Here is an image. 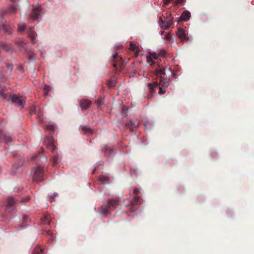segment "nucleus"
<instances>
[{
    "instance_id": "3c124183",
    "label": "nucleus",
    "mask_w": 254,
    "mask_h": 254,
    "mask_svg": "<svg viewBox=\"0 0 254 254\" xmlns=\"http://www.w3.org/2000/svg\"><path fill=\"white\" fill-rule=\"evenodd\" d=\"M41 116V113H40V112L38 113V117H39V118H40Z\"/></svg>"
},
{
    "instance_id": "2eb2a0df",
    "label": "nucleus",
    "mask_w": 254,
    "mask_h": 254,
    "mask_svg": "<svg viewBox=\"0 0 254 254\" xmlns=\"http://www.w3.org/2000/svg\"><path fill=\"white\" fill-rule=\"evenodd\" d=\"M0 29L7 34H10L12 32L11 29L4 23L0 24Z\"/></svg>"
},
{
    "instance_id": "f704fd0d",
    "label": "nucleus",
    "mask_w": 254,
    "mask_h": 254,
    "mask_svg": "<svg viewBox=\"0 0 254 254\" xmlns=\"http://www.w3.org/2000/svg\"><path fill=\"white\" fill-rule=\"evenodd\" d=\"M30 113L31 115L37 114V108L36 107H32L30 110Z\"/></svg>"
},
{
    "instance_id": "39448f33",
    "label": "nucleus",
    "mask_w": 254,
    "mask_h": 254,
    "mask_svg": "<svg viewBox=\"0 0 254 254\" xmlns=\"http://www.w3.org/2000/svg\"><path fill=\"white\" fill-rule=\"evenodd\" d=\"M113 65L115 68H117L118 67L122 69L124 68V64L123 60L122 57L118 56V53L115 54L113 56Z\"/></svg>"
},
{
    "instance_id": "a18cd8bd",
    "label": "nucleus",
    "mask_w": 254,
    "mask_h": 254,
    "mask_svg": "<svg viewBox=\"0 0 254 254\" xmlns=\"http://www.w3.org/2000/svg\"><path fill=\"white\" fill-rule=\"evenodd\" d=\"M139 190L137 188L133 189V193L135 195V196H138Z\"/></svg>"
},
{
    "instance_id": "a211bd4d",
    "label": "nucleus",
    "mask_w": 254,
    "mask_h": 254,
    "mask_svg": "<svg viewBox=\"0 0 254 254\" xmlns=\"http://www.w3.org/2000/svg\"><path fill=\"white\" fill-rule=\"evenodd\" d=\"M80 128L84 133L91 134L93 133L92 129L89 127L81 126Z\"/></svg>"
},
{
    "instance_id": "20e7f679",
    "label": "nucleus",
    "mask_w": 254,
    "mask_h": 254,
    "mask_svg": "<svg viewBox=\"0 0 254 254\" xmlns=\"http://www.w3.org/2000/svg\"><path fill=\"white\" fill-rule=\"evenodd\" d=\"M15 199L12 197L7 198L5 202V210L6 213H10L15 209Z\"/></svg>"
},
{
    "instance_id": "473e14b6",
    "label": "nucleus",
    "mask_w": 254,
    "mask_h": 254,
    "mask_svg": "<svg viewBox=\"0 0 254 254\" xmlns=\"http://www.w3.org/2000/svg\"><path fill=\"white\" fill-rule=\"evenodd\" d=\"M58 195V193L57 192H55L53 195H51L49 196V200L51 201V202H52L54 201V198L57 197V196Z\"/></svg>"
},
{
    "instance_id": "412c9836",
    "label": "nucleus",
    "mask_w": 254,
    "mask_h": 254,
    "mask_svg": "<svg viewBox=\"0 0 254 254\" xmlns=\"http://www.w3.org/2000/svg\"><path fill=\"white\" fill-rule=\"evenodd\" d=\"M50 215L48 214H46L44 215L41 218V222L42 224H48L50 225V221L49 220Z\"/></svg>"
},
{
    "instance_id": "a19ab883",
    "label": "nucleus",
    "mask_w": 254,
    "mask_h": 254,
    "mask_svg": "<svg viewBox=\"0 0 254 254\" xmlns=\"http://www.w3.org/2000/svg\"><path fill=\"white\" fill-rule=\"evenodd\" d=\"M173 0H164L163 3L165 5H168L169 3L172 1Z\"/></svg>"
},
{
    "instance_id": "9b49d317",
    "label": "nucleus",
    "mask_w": 254,
    "mask_h": 254,
    "mask_svg": "<svg viewBox=\"0 0 254 254\" xmlns=\"http://www.w3.org/2000/svg\"><path fill=\"white\" fill-rule=\"evenodd\" d=\"M6 67L7 70L5 71V73H3L0 70V79L3 82L6 79V77H5V74H7L8 72L10 73L12 69V65L10 64H7Z\"/></svg>"
},
{
    "instance_id": "4be33fe9",
    "label": "nucleus",
    "mask_w": 254,
    "mask_h": 254,
    "mask_svg": "<svg viewBox=\"0 0 254 254\" xmlns=\"http://www.w3.org/2000/svg\"><path fill=\"white\" fill-rule=\"evenodd\" d=\"M53 157L51 158V161L54 164H56L59 161V156L56 152L55 150L52 151Z\"/></svg>"
},
{
    "instance_id": "4468645a",
    "label": "nucleus",
    "mask_w": 254,
    "mask_h": 254,
    "mask_svg": "<svg viewBox=\"0 0 254 254\" xmlns=\"http://www.w3.org/2000/svg\"><path fill=\"white\" fill-rule=\"evenodd\" d=\"M139 199V196H135L133 198L132 201L130 202L131 211H134L136 209V208L135 207V206L137 205V202L138 201Z\"/></svg>"
},
{
    "instance_id": "7ed1b4c3",
    "label": "nucleus",
    "mask_w": 254,
    "mask_h": 254,
    "mask_svg": "<svg viewBox=\"0 0 254 254\" xmlns=\"http://www.w3.org/2000/svg\"><path fill=\"white\" fill-rule=\"evenodd\" d=\"M148 86L150 89V93L151 95L155 93L156 89H158L159 90V94L160 95L164 94L166 92L165 88L166 87L159 86L157 82H154L153 83H149Z\"/></svg>"
},
{
    "instance_id": "c03bdc74",
    "label": "nucleus",
    "mask_w": 254,
    "mask_h": 254,
    "mask_svg": "<svg viewBox=\"0 0 254 254\" xmlns=\"http://www.w3.org/2000/svg\"><path fill=\"white\" fill-rule=\"evenodd\" d=\"M127 110H128V108L127 107H126L125 106H123V107H122V111L125 114H126L127 112Z\"/></svg>"
},
{
    "instance_id": "aec40b11",
    "label": "nucleus",
    "mask_w": 254,
    "mask_h": 254,
    "mask_svg": "<svg viewBox=\"0 0 254 254\" xmlns=\"http://www.w3.org/2000/svg\"><path fill=\"white\" fill-rule=\"evenodd\" d=\"M129 49L133 52H134L135 56L136 57L138 56L139 50H137V47L136 46L135 44L132 42H130L129 44Z\"/></svg>"
},
{
    "instance_id": "6e6d98bb",
    "label": "nucleus",
    "mask_w": 254,
    "mask_h": 254,
    "mask_svg": "<svg viewBox=\"0 0 254 254\" xmlns=\"http://www.w3.org/2000/svg\"><path fill=\"white\" fill-rule=\"evenodd\" d=\"M105 150L107 151L108 149H107V148H105Z\"/></svg>"
},
{
    "instance_id": "6e6552de",
    "label": "nucleus",
    "mask_w": 254,
    "mask_h": 254,
    "mask_svg": "<svg viewBox=\"0 0 254 254\" xmlns=\"http://www.w3.org/2000/svg\"><path fill=\"white\" fill-rule=\"evenodd\" d=\"M29 38L31 39L33 43H35L37 41L36 37L37 33L34 30V28L32 27H28L26 32Z\"/></svg>"
},
{
    "instance_id": "393cba45",
    "label": "nucleus",
    "mask_w": 254,
    "mask_h": 254,
    "mask_svg": "<svg viewBox=\"0 0 254 254\" xmlns=\"http://www.w3.org/2000/svg\"><path fill=\"white\" fill-rule=\"evenodd\" d=\"M33 159L35 161H37V160H38L42 162H45L47 161V158L46 157L43 156L42 154H39L38 156H34L33 157Z\"/></svg>"
},
{
    "instance_id": "f257e3e1",
    "label": "nucleus",
    "mask_w": 254,
    "mask_h": 254,
    "mask_svg": "<svg viewBox=\"0 0 254 254\" xmlns=\"http://www.w3.org/2000/svg\"><path fill=\"white\" fill-rule=\"evenodd\" d=\"M118 198L108 199L107 204H103L101 207V212L102 214H108L112 209H115L119 204Z\"/></svg>"
},
{
    "instance_id": "f03ea898",
    "label": "nucleus",
    "mask_w": 254,
    "mask_h": 254,
    "mask_svg": "<svg viewBox=\"0 0 254 254\" xmlns=\"http://www.w3.org/2000/svg\"><path fill=\"white\" fill-rule=\"evenodd\" d=\"M45 180V174L43 168L41 166H38L35 169L33 175V180L37 183L43 181Z\"/></svg>"
},
{
    "instance_id": "dca6fc26",
    "label": "nucleus",
    "mask_w": 254,
    "mask_h": 254,
    "mask_svg": "<svg viewBox=\"0 0 254 254\" xmlns=\"http://www.w3.org/2000/svg\"><path fill=\"white\" fill-rule=\"evenodd\" d=\"M190 17V13L189 11H184L181 15L180 19L183 21H188Z\"/></svg>"
},
{
    "instance_id": "c9c22d12",
    "label": "nucleus",
    "mask_w": 254,
    "mask_h": 254,
    "mask_svg": "<svg viewBox=\"0 0 254 254\" xmlns=\"http://www.w3.org/2000/svg\"><path fill=\"white\" fill-rule=\"evenodd\" d=\"M115 85V82L114 80L111 79V80L108 81V85L109 87H111L114 86Z\"/></svg>"
},
{
    "instance_id": "9d476101",
    "label": "nucleus",
    "mask_w": 254,
    "mask_h": 254,
    "mask_svg": "<svg viewBox=\"0 0 254 254\" xmlns=\"http://www.w3.org/2000/svg\"><path fill=\"white\" fill-rule=\"evenodd\" d=\"M17 106L21 107L23 108L25 103L26 97L23 95H17Z\"/></svg>"
},
{
    "instance_id": "864d4df0",
    "label": "nucleus",
    "mask_w": 254,
    "mask_h": 254,
    "mask_svg": "<svg viewBox=\"0 0 254 254\" xmlns=\"http://www.w3.org/2000/svg\"><path fill=\"white\" fill-rule=\"evenodd\" d=\"M95 170H93L92 173L94 174Z\"/></svg>"
},
{
    "instance_id": "de8ad7c7",
    "label": "nucleus",
    "mask_w": 254,
    "mask_h": 254,
    "mask_svg": "<svg viewBox=\"0 0 254 254\" xmlns=\"http://www.w3.org/2000/svg\"><path fill=\"white\" fill-rule=\"evenodd\" d=\"M11 101L13 103H15L16 102V95H13L12 97H11Z\"/></svg>"
},
{
    "instance_id": "1a4fd4ad",
    "label": "nucleus",
    "mask_w": 254,
    "mask_h": 254,
    "mask_svg": "<svg viewBox=\"0 0 254 254\" xmlns=\"http://www.w3.org/2000/svg\"><path fill=\"white\" fill-rule=\"evenodd\" d=\"M159 23L162 28L166 30L173 24V20L172 18L167 17V21H164L163 19L160 18Z\"/></svg>"
},
{
    "instance_id": "6ab92c4d",
    "label": "nucleus",
    "mask_w": 254,
    "mask_h": 254,
    "mask_svg": "<svg viewBox=\"0 0 254 254\" xmlns=\"http://www.w3.org/2000/svg\"><path fill=\"white\" fill-rule=\"evenodd\" d=\"M0 47L6 52H10L11 51V47L10 45H8L3 42L0 43Z\"/></svg>"
},
{
    "instance_id": "4c0bfd02",
    "label": "nucleus",
    "mask_w": 254,
    "mask_h": 254,
    "mask_svg": "<svg viewBox=\"0 0 254 254\" xmlns=\"http://www.w3.org/2000/svg\"><path fill=\"white\" fill-rule=\"evenodd\" d=\"M183 0H176L174 2V5H177L179 4H181L183 2Z\"/></svg>"
},
{
    "instance_id": "09e8293b",
    "label": "nucleus",
    "mask_w": 254,
    "mask_h": 254,
    "mask_svg": "<svg viewBox=\"0 0 254 254\" xmlns=\"http://www.w3.org/2000/svg\"><path fill=\"white\" fill-rule=\"evenodd\" d=\"M47 234L48 235H52V232L50 230H48L46 231Z\"/></svg>"
},
{
    "instance_id": "72a5a7b5",
    "label": "nucleus",
    "mask_w": 254,
    "mask_h": 254,
    "mask_svg": "<svg viewBox=\"0 0 254 254\" xmlns=\"http://www.w3.org/2000/svg\"><path fill=\"white\" fill-rule=\"evenodd\" d=\"M30 199V197L28 195L24 196V197L21 199V202H28Z\"/></svg>"
},
{
    "instance_id": "7c9ffc66",
    "label": "nucleus",
    "mask_w": 254,
    "mask_h": 254,
    "mask_svg": "<svg viewBox=\"0 0 254 254\" xmlns=\"http://www.w3.org/2000/svg\"><path fill=\"white\" fill-rule=\"evenodd\" d=\"M6 95L5 93V90L4 89H2L0 90V97L2 99H4L6 98Z\"/></svg>"
},
{
    "instance_id": "49530a36",
    "label": "nucleus",
    "mask_w": 254,
    "mask_h": 254,
    "mask_svg": "<svg viewBox=\"0 0 254 254\" xmlns=\"http://www.w3.org/2000/svg\"><path fill=\"white\" fill-rule=\"evenodd\" d=\"M17 70H18L20 72L23 73V67L21 66H19L17 67Z\"/></svg>"
},
{
    "instance_id": "cd10ccee",
    "label": "nucleus",
    "mask_w": 254,
    "mask_h": 254,
    "mask_svg": "<svg viewBox=\"0 0 254 254\" xmlns=\"http://www.w3.org/2000/svg\"><path fill=\"white\" fill-rule=\"evenodd\" d=\"M165 69L164 68H160L156 70V74L157 76H162V75L165 74Z\"/></svg>"
},
{
    "instance_id": "e433bc0d",
    "label": "nucleus",
    "mask_w": 254,
    "mask_h": 254,
    "mask_svg": "<svg viewBox=\"0 0 254 254\" xmlns=\"http://www.w3.org/2000/svg\"><path fill=\"white\" fill-rule=\"evenodd\" d=\"M29 220V217L26 215H23L22 217V221L26 223Z\"/></svg>"
},
{
    "instance_id": "423d86ee",
    "label": "nucleus",
    "mask_w": 254,
    "mask_h": 254,
    "mask_svg": "<svg viewBox=\"0 0 254 254\" xmlns=\"http://www.w3.org/2000/svg\"><path fill=\"white\" fill-rule=\"evenodd\" d=\"M44 142L48 149L51 150L52 151L55 150L56 145L55 144V140L52 136H47L45 139Z\"/></svg>"
},
{
    "instance_id": "5fc2aeb1",
    "label": "nucleus",
    "mask_w": 254,
    "mask_h": 254,
    "mask_svg": "<svg viewBox=\"0 0 254 254\" xmlns=\"http://www.w3.org/2000/svg\"><path fill=\"white\" fill-rule=\"evenodd\" d=\"M109 152L112 151L111 149H110L109 150Z\"/></svg>"
},
{
    "instance_id": "c85d7f7f",
    "label": "nucleus",
    "mask_w": 254,
    "mask_h": 254,
    "mask_svg": "<svg viewBox=\"0 0 254 254\" xmlns=\"http://www.w3.org/2000/svg\"><path fill=\"white\" fill-rule=\"evenodd\" d=\"M150 57L147 56V60L148 62H150L151 58L157 59L158 58V55L156 53H150Z\"/></svg>"
},
{
    "instance_id": "f8f14e48",
    "label": "nucleus",
    "mask_w": 254,
    "mask_h": 254,
    "mask_svg": "<svg viewBox=\"0 0 254 254\" xmlns=\"http://www.w3.org/2000/svg\"><path fill=\"white\" fill-rule=\"evenodd\" d=\"M80 106L82 110L87 109L91 105V102L88 100H82L79 103Z\"/></svg>"
},
{
    "instance_id": "c756f323",
    "label": "nucleus",
    "mask_w": 254,
    "mask_h": 254,
    "mask_svg": "<svg viewBox=\"0 0 254 254\" xmlns=\"http://www.w3.org/2000/svg\"><path fill=\"white\" fill-rule=\"evenodd\" d=\"M3 141L6 143H8L9 142H11L12 140V138L8 136V135H6L5 134H4V136H3Z\"/></svg>"
},
{
    "instance_id": "ddd939ff",
    "label": "nucleus",
    "mask_w": 254,
    "mask_h": 254,
    "mask_svg": "<svg viewBox=\"0 0 254 254\" xmlns=\"http://www.w3.org/2000/svg\"><path fill=\"white\" fill-rule=\"evenodd\" d=\"M177 35L178 38L181 40H186L187 37L185 30L182 28H178L177 32Z\"/></svg>"
},
{
    "instance_id": "8fccbe9b",
    "label": "nucleus",
    "mask_w": 254,
    "mask_h": 254,
    "mask_svg": "<svg viewBox=\"0 0 254 254\" xmlns=\"http://www.w3.org/2000/svg\"><path fill=\"white\" fill-rule=\"evenodd\" d=\"M23 164V161H22V162L20 164L17 163V166H18V167H21L22 166Z\"/></svg>"
},
{
    "instance_id": "58836bf2",
    "label": "nucleus",
    "mask_w": 254,
    "mask_h": 254,
    "mask_svg": "<svg viewBox=\"0 0 254 254\" xmlns=\"http://www.w3.org/2000/svg\"><path fill=\"white\" fill-rule=\"evenodd\" d=\"M158 55L160 56L163 57L166 55V51L164 50H160Z\"/></svg>"
},
{
    "instance_id": "0eeeda50",
    "label": "nucleus",
    "mask_w": 254,
    "mask_h": 254,
    "mask_svg": "<svg viewBox=\"0 0 254 254\" xmlns=\"http://www.w3.org/2000/svg\"><path fill=\"white\" fill-rule=\"evenodd\" d=\"M41 8L40 6L34 7L32 10L31 13L29 16L30 19L35 20L39 19L41 12Z\"/></svg>"
},
{
    "instance_id": "2f4dec72",
    "label": "nucleus",
    "mask_w": 254,
    "mask_h": 254,
    "mask_svg": "<svg viewBox=\"0 0 254 254\" xmlns=\"http://www.w3.org/2000/svg\"><path fill=\"white\" fill-rule=\"evenodd\" d=\"M46 128L50 130H54L55 129V127L53 125H48L46 126Z\"/></svg>"
},
{
    "instance_id": "ea45409f",
    "label": "nucleus",
    "mask_w": 254,
    "mask_h": 254,
    "mask_svg": "<svg viewBox=\"0 0 254 254\" xmlns=\"http://www.w3.org/2000/svg\"><path fill=\"white\" fill-rule=\"evenodd\" d=\"M4 134L2 131H0V142L3 141Z\"/></svg>"
},
{
    "instance_id": "b1692460",
    "label": "nucleus",
    "mask_w": 254,
    "mask_h": 254,
    "mask_svg": "<svg viewBox=\"0 0 254 254\" xmlns=\"http://www.w3.org/2000/svg\"><path fill=\"white\" fill-rule=\"evenodd\" d=\"M28 26L26 24H18L17 31L21 33H23L25 31H27Z\"/></svg>"
},
{
    "instance_id": "79ce46f5",
    "label": "nucleus",
    "mask_w": 254,
    "mask_h": 254,
    "mask_svg": "<svg viewBox=\"0 0 254 254\" xmlns=\"http://www.w3.org/2000/svg\"><path fill=\"white\" fill-rule=\"evenodd\" d=\"M96 103L98 106H99L103 103V99H99L96 101Z\"/></svg>"
},
{
    "instance_id": "f3484780",
    "label": "nucleus",
    "mask_w": 254,
    "mask_h": 254,
    "mask_svg": "<svg viewBox=\"0 0 254 254\" xmlns=\"http://www.w3.org/2000/svg\"><path fill=\"white\" fill-rule=\"evenodd\" d=\"M127 127L129 128L131 131H133L138 127V125L134 124L131 120L129 122L127 123L126 125Z\"/></svg>"
},
{
    "instance_id": "603ef678",
    "label": "nucleus",
    "mask_w": 254,
    "mask_h": 254,
    "mask_svg": "<svg viewBox=\"0 0 254 254\" xmlns=\"http://www.w3.org/2000/svg\"><path fill=\"white\" fill-rule=\"evenodd\" d=\"M21 228H22V229H23V228H25V227H26V225H24V226H21Z\"/></svg>"
},
{
    "instance_id": "5701e85b",
    "label": "nucleus",
    "mask_w": 254,
    "mask_h": 254,
    "mask_svg": "<svg viewBox=\"0 0 254 254\" xmlns=\"http://www.w3.org/2000/svg\"><path fill=\"white\" fill-rule=\"evenodd\" d=\"M160 84L162 86L168 87L169 85V79L167 78H164L162 76L160 77Z\"/></svg>"
},
{
    "instance_id": "37998d69",
    "label": "nucleus",
    "mask_w": 254,
    "mask_h": 254,
    "mask_svg": "<svg viewBox=\"0 0 254 254\" xmlns=\"http://www.w3.org/2000/svg\"><path fill=\"white\" fill-rule=\"evenodd\" d=\"M100 180L103 182L107 181L108 180L107 177L105 176H102L100 177Z\"/></svg>"
},
{
    "instance_id": "a878e982",
    "label": "nucleus",
    "mask_w": 254,
    "mask_h": 254,
    "mask_svg": "<svg viewBox=\"0 0 254 254\" xmlns=\"http://www.w3.org/2000/svg\"><path fill=\"white\" fill-rule=\"evenodd\" d=\"M44 250L40 246L36 247L33 251L32 254H43Z\"/></svg>"
},
{
    "instance_id": "bb28decb",
    "label": "nucleus",
    "mask_w": 254,
    "mask_h": 254,
    "mask_svg": "<svg viewBox=\"0 0 254 254\" xmlns=\"http://www.w3.org/2000/svg\"><path fill=\"white\" fill-rule=\"evenodd\" d=\"M11 2V6L9 8V11L10 13H15V0H9Z\"/></svg>"
}]
</instances>
